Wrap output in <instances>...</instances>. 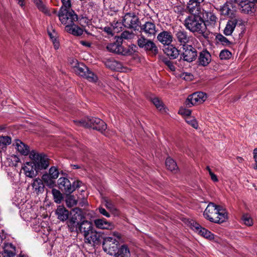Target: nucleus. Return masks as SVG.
I'll use <instances>...</instances> for the list:
<instances>
[{
    "label": "nucleus",
    "instance_id": "nucleus-1",
    "mask_svg": "<svg viewBox=\"0 0 257 257\" xmlns=\"http://www.w3.org/2000/svg\"><path fill=\"white\" fill-rule=\"evenodd\" d=\"M203 215L210 221L216 223H222L227 219L226 211L221 206L212 202L208 204Z\"/></svg>",
    "mask_w": 257,
    "mask_h": 257
},
{
    "label": "nucleus",
    "instance_id": "nucleus-2",
    "mask_svg": "<svg viewBox=\"0 0 257 257\" xmlns=\"http://www.w3.org/2000/svg\"><path fill=\"white\" fill-rule=\"evenodd\" d=\"M184 25L190 32L201 34L205 38L208 37L209 34L206 32V25L200 16H188L184 21Z\"/></svg>",
    "mask_w": 257,
    "mask_h": 257
},
{
    "label": "nucleus",
    "instance_id": "nucleus-3",
    "mask_svg": "<svg viewBox=\"0 0 257 257\" xmlns=\"http://www.w3.org/2000/svg\"><path fill=\"white\" fill-rule=\"evenodd\" d=\"M74 122L78 126L91 127L93 130L102 132L106 128V124L101 119L97 117L88 118L87 120H75Z\"/></svg>",
    "mask_w": 257,
    "mask_h": 257
},
{
    "label": "nucleus",
    "instance_id": "nucleus-4",
    "mask_svg": "<svg viewBox=\"0 0 257 257\" xmlns=\"http://www.w3.org/2000/svg\"><path fill=\"white\" fill-rule=\"evenodd\" d=\"M138 46L149 54L156 56L159 52L156 44L151 40L147 39L142 34L140 35L137 40Z\"/></svg>",
    "mask_w": 257,
    "mask_h": 257
},
{
    "label": "nucleus",
    "instance_id": "nucleus-5",
    "mask_svg": "<svg viewBox=\"0 0 257 257\" xmlns=\"http://www.w3.org/2000/svg\"><path fill=\"white\" fill-rule=\"evenodd\" d=\"M30 158L32 164L38 170L46 169L49 165V159L44 154L33 152L30 153Z\"/></svg>",
    "mask_w": 257,
    "mask_h": 257
},
{
    "label": "nucleus",
    "instance_id": "nucleus-6",
    "mask_svg": "<svg viewBox=\"0 0 257 257\" xmlns=\"http://www.w3.org/2000/svg\"><path fill=\"white\" fill-rule=\"evenodd\" d=\"M58 17L62 24L67 26H71L78 20V16L72 10L61 8Z\"/></svg>",
    "mask_w": 257,
    "mask_h": 257
},
{
    "label": "nucleus",
    "instance_id": "nucleus-7",
    "mask_svg": "<svg viewBox=\"0 0 257 257\" xmlns=\"http://www.w3.org/2000/svg\"><path fill=\"white\" fill-rule=\"evenodd\" d=\"M119 241L111 236L103 238L102 247L103 250L110 255H115L118 251Z\"/></svg>",
    "mask_w": 257,
    "mask_h": 257
},
{
    "label": "nucleus",
    "instance_id": "nucleus-8",
    "mask_svg": "<svg viewBox=\"0 0 257 257\" xmlns=\"http://www.w3.org/2000/svg\"><path fill=\"white\" fill-rule=\"evenodd\" d=\"M197 56L196 49L191 45H184L181 59L188 62L194 61Z\"/></svg>",
    "mask_w": 257,
    "mask_h": 257
},
{
    "label": "nucleus",
    "instance_id": "nucleus-9",
    "mask_svg": "<svg viewBox=\"0 0 257 257\" xmlns=\"http://www.w3.org/2000/svg\"><path fill=\"white\" fill-rule=\"evenodd\" d=\"M206 98V95L202 92H197L188 96L185 101L186 106L191 107L193 105L202 103Z\"/></svg>",
    "mask_w": 257,
    "mask_h": 257
},
{
    "label": "nucleus",
    "instance_id": "nucleus-10",
    "mask_svg": "<svg viewBox=\"0 0 257 257\" xmlns=\"http://www.w3.org/2000/svg\"><path fill=\"white\" fill-rule=\"evenodd\" d=\"M232 3L237 4L239 7L240 11L244 14H251L255 12V4L247 0H231Z\"/></svg>",
    "mask_w": 257,
    "mask_h": 257
},
{
    "label": "nucleus",
    "instance_id": "nucleus-11",
    "mask_svg": "<svg viewBox=\"0 0 257 257\" xmlns=\"http://www.w3.org/2000/svg\"><path fill=\"white\" fill-rule=\"evenodd\" d=\"M139 19L135 13H126L122 20L123 26L127 28L137 30L139 26Z\"/></svg>",
    "mask_w": 257,
    "mask_h": 257
},
{
    "label": "nucleus",
    "instance_id": "nucleus-12",
    "mask_svg": "<svg viewBox=\"0 0 257 257\" xmlns=\"http://www.w3.org/2000/svg\"><path fill=\"white\" fill-rule=\"evenodd\" d=\"M102 238L101 233L94 229L84 238V240L85 243L89 244L91 246H95L101 243Z\"/></svg>",
    "mask_w": 257,
    "mask_h": 257
},
{
    "label": "nucleus",
    "instance_id": "nucleus-13",
    "mask_svg": "<svg viewBox=\"0 0 257 257\" xmlns=\"http://www.w3.org/2000/svg\"><path fill=\"white\" fill-rule=\"evenodd\" d=\"M158 29L154 23L148 21L140 26V32L144 33L148 37H154Z\"/></svg>",
    "mask_w": 257,
    "mask_h": 257
},
{
    "label": "nucleus",
    "instance_id": "nucleus-14",
    "mask_svg": "<svg viewBox=\"0 0 257 257\" xmlns=\"http://www.w3.org/2000/svg\"><path fill=\"white\" fill-rule=\"evenodd\" d=\"M59 188L66 194H70L74 191L72 183L67 178L61 177L58 180Z\"/></svg>",
    "mask_w": 257,
    "mask_h": 257
},
{
    "label": "nucleus",
    "instance_id": "nucleus-15",
    "mask_svg": "<svg viewBox=\"0 0 257 257\" xmlns=\"http://www.w3.org/2000/svg\"><path fill=\"white\" fill-rule=\"evenodd\" d=\"M191 225L193 229L204 237L210 240L214 239V234L207 229L202 227L197 222L193 221L191 223Z\"/></svg>",
    "mask_w": 257,
    "mask_h": 257
},
{
    "label": "nucleus",
    "instance_id": "nucleus-16",
    "mask_svg": "<svg viewBox=\"0 0 257 257\" xmlns=\"http://www.w3.org/2000/svg\"><path fill=\"white\" fill-rule=\"evenodd\" d=\"M158 41L163 45H169L173 41V35L170 31H163L158 34Z\"/></svg>",
    "mask_w": 257,
    "mask_h": 257
},
{
    "label": "nucleus",
    "instance_id": "nucleus-17",
    "mask_svg": "<svg viewBox=\"0 0 257 257\" xmlns=\"http://www.w3.org/2000/svg\"><path fill=\"white\" fill-rule=\"evenodd\" d=\"M219 10L220 14L222 15L227 16L231 19L236 18L233 10V7L231 3H225L223 5L220 7Z\"/></svg>",
    "mask_w": 257,
    "mask_h": 257
},
{
    "label": "nucleus",
    "instance_id": "nucleus-18",
    "mask_svg": "<svg viewBox=\"0 0 257 257\" xmlns=\"http://www.w3.org/2000/svg\"><path fill=\"white\" fill-rule=\"evenodd\" d=\"M94 229V228L91 222L87 220H83L80 223L79 225L78 233L82 234L84 238Z\"/></svg>",
    "mask_w": 257,
    "mask_h": 257
},
{
    "label": "nucleus",
    "instance_id": "nucleus-19",
    "mask_svg": "<svg viewBox=\"0 0 257 257\" xmlns=\"http://www.w3.org/2000/svg\"><path fill=\"white\" fill-rule=\"evenodd\" d=\"M202 2L189 1L187 3V9L192 14L191 16L198 15L201 13V4Z\"/></svg>",
    "mask_w": 257,
    "mask_h": 257
},
{
    "label": "nucleus",
    "instance_id": "nucleus-20",
    "mask_svg": "<svg viewBox=\"0 0 257 257\" xmlns=\"http://www.w3.org/2000/svg\"><path fill=\"white\" fill-rule=\"evenodd\" d=\"M95 226L101 229H112L114 228L113 224L104 218H98L94 220Z\"/></svg>",
    "mask_w": 257,
    "mask_h": 257
},
{
    "label": "nucleus",
    "instance_id": "nucleus-21",
    "mask_svg": "<svg viewBox=\"0 0 257 257\" xmlns=\"http://www.w3.org/2000/svg\"><path fill=\"white\" fill-rule=\"evenodd\" d=\"M107 50L111 53L126 55L127 52L123 50V48L119 42L110 43L106 46Z\"/></svg>",
    "mask_w": 257,
    "mask_h": 257
},
{
    "label": "nucleus",
    "instance_id": "nucleus-22",
    "mask_svg": "<svg viewBox=\"0 0 257 257\" xmlns=\"http://www.w3.org/2000/svg\"><path fill=\"white\" fill-rule=\"evenodd\" d=\"M175 36L177 42L183 45V46L189 42L190 38L187 32L184 30H179L176 31Z\"/></svg>",
    "mask_w": 257,
    "mask_h": 257
},
{
    "label": "nucleus",
    "instance_id": "nucleus-23",
    "mask_svg": "<svg viewBox=\"0 0 257 257\" xmlns=\"http://www.w3.org/2000/svg\"><path fill=\"white\" fill-rule=\"evenodd\" d=\"M211 61V56L206 50L202 51L199 53L198 62L199 65L203 66H207Z\"/></svg>",
    "mask_w": 257,
    "mask_h": 257
},
{
    "label": "nucleus",
    "instance_id": "nucleus-24",
    "mask_svg": "<svg viewBox=\"0 0 257 257\" xmlns=\"http://www.w3.org/2000/svg\"><path fill=\"white\" fill-rule=\"evenodd\" d=\"M23 170L26 176L31 178L36 176L39 171L31 162L27 163Z\"/></svg>",
    "mask_w": 257,
    "mask_h": 257
},
{
    "label": "nucleus",
    "instance_id": "nucleus-25",
    "mask_svg": "<svg viewBox=\"0 0 257 257\" xmlns=\"http://www.w3.org/2000/svg\"><path fill=\"white\" fill-rule=\"evenodd\" d=\"M238 22L237 18H232L228 20L224 29L223 33L226 36H230L233 33Z\"/></svg>",
    "mask_w": 257,
    "mask_h": 257
},
{
    "label": "nucleus",
    "instance_id": "nucleus-26",
    "mask_svg": "<svg viewBox=\"0 0 257 257\" xmlns=\"http://www.w3.org/2000/svg\"><path fill=\"white\" fill-rule=\"evenodd\" d=\"M72 64V66L74 67V71L77 74L83 77L84 76L86 75L85 73L88 71V68L85 65L83 64L78 63L76 60H73Z\"/></svg>",
    "mask_w": 257,
    "mask_h": 257
},
{
    "label": "nucleus",
    "instance_id": "nucleus-27",
    "mask_svg": "<svg viewBox=\"0 0 257 257\" xmlns=\"http://www.w3.org/2000/svg\"><path fill=\"white\" fill-rule=\"evenodd\" d=\"M32 186L33 190L37 194L42 193L44 191V185L43 182L42 180L39 178H36L33 180Z\"/></svg>",
    "mask_w": 257,
    "mask_h": 257
},
{
    "label": "nucleus",
    "instance_id": "nucleus-28",
    "mask_svg": "<svg viewBox=\"0 0 257 257\" xmlns=\"http://www.w3.org/2000/svg\"><path fill=\"white\" fill-rule=\"evenodd\" d=\"M70 214V217L68 220L75 221L77 223H80L81 220L83 217L81 210L77 207L73 209Z\"/></svg>",
    "mask_w": 257,
    "mask_h": 257
},
{
    "label": "nucleus",
    "instance_id": "nucleus-29",
    "mask_svg": "<svg viewBox=\"0 0 257 257\" xmlns=\"http://www.w3.org/2000/svg\"><path fill=\"white\" fill-rule=\"evenodd\" d=\"M164 51L171 59H176L179 55V51L171 44L167 46L164 48Z\"/></svg>",
    "mask_w": 257,
    "mask_h": 257
},
{
    "label": "nucleus",
    "instance_id": "nucleus-30",
    "mask_svg": "<svg viewBox=\"0 0 257 257\" xmlns=\"http://www.w3.org/2000/svg\"><path fill=\"white\" fill-rule=\"evenodd\" d=\"M56 213L58 218L61 221H64L68 219L69 212L63 206H59L56 211Z\"/></svg>",
    "mask_w": 257,
    "mask_h": 257
},
{
    "label": "nucleus",
    "instance_id": "nucleus-31",
    "mask_svg": "<svg viewBox=\"0 0 257 257\" xmlns=\"http://www.w3.org/2000/svg\"><path fill=\"white\" fill-rule=\"evenodd\" d=\"M65 30L69 33L77 36H81L83 33V30L74 24L71 26H65Z\"/></svg>",
    "mask_w": 257,
    "mask_h": 257
},
{
    "label": "nucleus",
    "instance_id": "nucleus-32",
    "mask_svg": "<svg viewBox=\"0 0 257 257\" xmlns=\"http://www.w3.org/2000/svg\"><path fill=\"white\" fill-rule=\"evenodd\" d=\"M16 146L17 150L22 155H27L29 152V147L20 140H17Z\"/></svg>",
    "mask_w": 257,
    "mask_h": 257
},
{
    "label": "nucleus",
    "instance_id": "nucleus-33",
    "mask_svg": "<svg viewBox=\"0 0 257 257\" xmlns=\"http://www.w3.org/2000/svg\"><path fill=\"white\" fill-rule=\"evenodd\" d=\"M4 252L9 256H14L16 254V247L11 243H7L4 247Z\"/></svg>",
    "mask_w": 257,
    "mask_h": 257
},
{
    "label": "nucleus",
    "instance_id": "nucleus-34",
    "mask_svg": "<svg viewBox=\"0 0 257 257\" xmlns=\"http://www.w3.org/2000/svg\"><path fill=\"white\" fill-rule=\"evenodd\" d=\"M34 4L36 6L38 10L44 14L50 16L51 14L49 11L46 7L45 4L42 2V0H33Z\"/></svg>",
    "mask_w": 257,
    "mask_h": 257
},
{
    "label": "nucleus",
    "instance_id": "nucleus-35",
    "mask_svg": "<svg viewBox=\"0 0 257 257\" xmlns=\"http://www.w3.org/2000/svg\"><path fill=\"white\" fill-rule=\"evenodd\" d=\"M105 65L110 69L114 70H117L121 67L120 62L113 59L107 60L105 62Z\"/></svg>",
    "mask_w": 257,
    "mask_h": 257
},
{
    "label": "nucleus",
    "instance_id": "nucleus-36",
    "mask_svg": "<svg viewBox=\"0 0 257 257\" xmlns=\"http://www.w3.org/2000/svg\"><path fill=\"white\" fill-rule=\"evenodd\" d=\"M166 166L168 170L175 173L177 171L178 167L176 163L174 160L170 158H168L166 160Z\"/></svg>",
    "mask_w": 257,
    "mask_h": 257
},
{
    "label": "nucleus",
    "instance_id": "nucleus-37",
    "mask_svg": "<svg viewBox=\"0 0 257 257\" xmlns=\"http://www.w3.org/2000/svg\"><path fill=\"white\" fill-rule=\"evenodd\" d=\"M117 257H128L130 255V250L126 245H122L117 252Z\"/></svg>",
    "mask_w": 257,
    "mask_h": 257
},
{
    "label": "nucleus",
    "instance_id": "nucleus-38",
    "mask_svg": "<svg viewBox=\"0 0 257 257\" xmlns=\"http://www.w3.org/2000/svg\"><path fill=\"white\" fill-rule=\"evenodd\" d=\"M67 227L68 230L73 232H76L77 234L78 233V228L80 223H77L76 222H74L70 220H68L67 222Z\"/></svg>",
    "mask_w": 257,
    "mask_h": 257
},
{
    "label": "nucleus",
    "instance_id": "nucleus-39",
    "mask_svg": "<svg viewBox=\"0 0 257 257\" xmlns=\"http://www.w3.org/2000/svg\"><path fill=\"white\" fill-rule=\"evenodd\" d=\"M41 180H42L43 182H44L47 186L50 188L54 187L55 185V179L50 178L47 175V173H45L43 175Z\"/></svg>",
    "mask_w": 257,
    "mask_h": 257
},
{
    "label": "nucleus",
    "instance_id": "nucleus-40",
    "mask_svg": "<svg viewBox=\"0 0 257 257\" xmlns=\"http://www.w3.org/2000/svg\"><path fill=\"white\" fill-rule=\"evenodd\" d=\"M52 193L53 196L54 201L57 203H60L63 199L62 193L56 189H52Z\"/></svg>",
    "mask_w": 257,
    "mask_h": 257
},
{
    "label": "nucleus",
    "instance_id": "nucleus-41",
    "mask_svg": "<svg viewBox=\"0 0 257 257\" xmlns=\"http://www.w3.org/2000/svg\"><path fill=\"white\" fill-rule=\"evenodd\" d=\"M11 142L12 139L10 137L0 136V148H3L4 147L11 144Z\"/></svg>",
    "mask_w": 257,
    "mask_h": 257
},
{
    "label": "nucleus",
    "instance_id": "nucleus-42",
    "mask_svg": "<svg viewBox=\"0 0 257 257\" xmlns=\"http://www.w3.org/2000/svg\"><path fill=\"white\" fill-rule=\"evenodd\" d=\"M152 102L156 106L157 108L160 111H163L165 109L164 105L162 101L158 97H154L152 98Z\"/></svg>",
    "mask_w": 257,
    "mask_h": 257
},
{
    "label": "nucleus",
    "instance_id": "nucleus-43",
    "mask_svg": "<svg viewBox=\"0 0 257 257\" xmlns=\"http://www.w3.org/2000/svg\"><path fill=\"white\" fill-rule=\"evenodd\" d=\"M59 171L56 167H52L49 169V173L47 175L51 178L56 179L59 176Z\"/></svg>",
    "mask_w": 257,
    "mask_h": 257
},
{
    "label": "nucleus",
    "instance_id": "nucleus-44",
    "mask_svg": "<svg viewBox=\"0 0 257 257\" xmlns=\"http://www.w3.org/2000/svg\"><path fill=\"white\" fill-rule=\"evenodd\" d=\"M216 40L220 42L223 45L228 46L230 45L231 42L224 36L221 34H218L216 37Z\"/></svg>",
    "mask_w": 257,
    "mask_h": 257
},
{
    "label": "nucleus",
    "instance_id": "nucleus-45",
    "mask_svg": "<svg viewBox=\"0 0 257 257\" xmlns=\"http://www.w3.org/2000/svg\"><path fill=\"white\" fill-rule=\"evenodd\" d=\"M85 74L86 75L84 76L83 77L87 79L89 81L95 82L97 80V76L89 69H88V71L86 72Z\"/></svg>",
    "mask_w": 257,
    "mask_h": 257
},
{
    "label": "nucleus",
    "instance_id": "nucleus-46",
    "mask_svg": "<svg viewBox=\"0 0 257 257\" xmlns=\"http://www.w3.org/2000/svg\"><path fill=\"white\" fill-rule=\"evenodd\" d=\"M134 36L133 32L125 31L121 33L119 38L121 40H131L134 38Z\"/></svg>",
    "mask_w": 257,
    "mask_h": 257
},
{
    "label": "nucleus",
    "instance_id": "nucleus-47",
    "mask_svg": "<svg viewBox=\"0 0 257 257\" xmlns=\"http://www.w3.org/2000/svg\"><path fill=\"white\" fill-rule=\"evenodd\" d=\"M105 207L111 212L115 213L117 211L116 208L115 207L112 202L107 199H104V200Z\"/></svg>",
    "mask_w": 257,
    "mask_h": 257
},
{
    "label": "nucleus",
    "instance_id": "nucleus-48",
    "mask_svg": "<svg viewBox=\"0 0 257 257\" xmlns=\"http://www.w3.org/2000/svg\"><path fill=\"white\" fill-rule=\"evenodd\" d=\"M77 202V201L74 196L69 195L67 196L66 199V203L68 207H71L76 205Z\"/></svg>",
    "mask_w": 257,
    "mask_h": 257
},
{
    "label": "nucleus",
    "instance_id": "nucleus-49",
    "mask_svg": "<svg viewBox=\"0 0 257 257\" xmlns=\"http://www.w3.org/2000/svg\"><path fill=\"white\" fill-rule=\"evenodd\" d=\"M186 122L192 126L193 128L197 129L198 127V124L196 119L192 116L186 117Z\"/></svg>",
    "mask_w": 257,
    "mask_h": 257
},
{
    "label": "nucleus",
    "instance_id": "nucleus-50",
    "mask_svg": "<svg viewBox=\"0 0 257 257\" xmlns=\"http://www.w3.org/2000/svg\"><path fill=\"white\" fill-rule=\"evenodd\" d=\"M242 220L243 223L247 226H251L253 224L252 219L248 214H243L242 217Z\"/></svg>",
    "mask_w": 257,
    "mask_h": 257
},
{
    "label": "nucleus",
    "instance_id": "nucleus-51",
    "mask_svg": "<svg viewBox=\"0 0 257 257\" xmlns=\"http://www.w3.org/2000/svg\"><path fill=\"white\" fill-rule=\"evenodd\" d=\"M231 56V53L227 50H222L219 54V57L222 60L229 59Z\"/></svg>",
    "mask_w": 257,
    "mask_h": 257
},
{
    "label": "nucleus",
    "instance_id": "nucleus-52",
    "mask_svg": "<svg viewBox=\"0 0 257 257\" xmlns=\"http://www.w3.org/2000/svg\"><path fill=\"white\" fill-rule=\"evenodd\" d=\"M206 16L207 21H210L211 23H215L216 21L217 18L215 15L211 12L206 13Z\"/></svg>",
    "mask_w": 257,
    "mask_h": 257
},
{
    "label": "nucleus",
    "instance_id": "nucleus-53",
    "mask_svg": "<svg viewBox=\"0 0 257 257\" xmlns=\"http://www.w3.org/2000/svg\"><path fill=\"white\" fill-rule=\"evenodd\" d=\"M61 2L63 5L61 8H63V9L71 10V3L70 0H61Z\"/></svg>",
    "mask_w": 257,
    "mask_h": 257
},
{
    "label": "nucleus",
    "instance_id": "nucleus-54",
    "mask_svg": "<svg viewBox=\"0 0 257 257\" xmlns=\"http://www.w3.org/2000/svg\"><path fill=\"white\" fill-rule=\"evenodd\" d=\"M164 63L171 71H174L175 70L176 68L173 62L170 60H165Z\"/></svg>",
    "mask_w": 257,
    "mask_h": 257
},
{
    "label": "nucleus",
    "instance_id": "nucleus-55",
    "mask_svg": "<svg viewBox=\"0 0 257 257\" xmlns=\"http://www.w3.org/2000/svg\"><path fill=\"white\" fill-rule=\"evenodd\" d=\"M103 31L109 35L113 36V29L110 27H105Z\"/></svg>",
    "mask_w": 257,
    "mask_h": 257
},
{
    "label": "nucleus",
    "instance_id": "nucleus-56",
    "mask_svg": "<svg viewBox=\"0 0 257 257\" xmlns=\"http://www.w3.org/2000/svg\"><path fill=\"white\" fill-rule=\"evenodd\" d=\"M98 209L99 213L102 215L107 217H109L110 216V214L106 211L104 208L102 207H99Z\"/></svg>",
    "mask_w": 257,
    "mask_h": 257
},
{
    "label": "nucleus",
    "instance_id": "nucleus-57",
    "mask_svg": "<svg viewBox=\"0 0 257 257\" xmlns=\"http://www.w3.org/2000/svg\"><path fill=\"white\" fill-rule=\"evenodd\" d=\"M180 111L182 114L186 115L187 117L191 116V111L190 109H184L180 110Z\"/></svg>",
    "mask_w": 257,
    "mask_h": 257
},
{
    "label": "nucleus",
    "instance_id": "nucleus-58",
    "mask_svg": "<svg viewBox=\"0 0 257 257\" xmlns=\"http://www.w3.org/2000/svg\"><path fill=\"white\" fill-rule=\"evenodd\" d=\"M72 184H73V186L74 188V191H75L76 189L78 188L81 186L82 183V182L78 181V180H77L76 181H73Z\"/></svg>",
    "mask_w": 257,
    "mask_h": 257
},
{
    "label": "nucleus",
    "instance_id": "nucleus-59",
    "mask_svg": "<svg viewBox=\"0 0 257 257\" xmlns=\"http://www.w3.org/2000/svg\"><path fill=\"white\" fill-rule=\"evenodd\" d=\"M182 77L186 80H191L193 75L190 73L184 72L182 74Z\"/></svg>",
    "mask_w": 257,
    "mask_h": 257
},
{
    "label": "nucleus",
    "instance_id": "nucleus-60",
    "mask_svg": "<svg viewBox=\"0 0 257 257\" xmlns=\"http://www.w3.org/2000/svg\"><path fill=\"white\" fill-rule=\"evenodd\" d=\"M209 175L211 177V180L213 182H216L218 181V179H217V176L212 171H210Z\"/></svg>",
    "mask_w": 257,
    "mask_h": 257
},
{
    "label": "nucleus",
    "instance_id": "nucleus-61",
    "mask_svg": "<svg viewBox=\"0 0 257 257\" xmlns=\"http://www.w3.org/2000/svg\"><path fill=\"white\" fill-rule=\"evenodd\" d=\"M112 235H113V236H114V237H113V238H116V239L117 240H118V239H120V234H119L118 232H116V231L113 232L112 233Z\"/></svg>",
    "mask_w": 257,
    "mask_h": 257
},
{
    "label": "nucleus",
    "instance_id": "nucleus-62",
    "mask_svg": "<svg viewBox=\"0 0 257 257\" xmlns=\"http://www.w3.org/2000/svg\"><path fill=\"white\" fill-rule=\"evenodd\" d=\"M17 2L18 5H19L22 8H24L25 5V0H16Z\"/></svg>",
    "mask_w": 257,
    "mask_h": 257
},
{
    "label": "nucleus",
    "instance_id": "nucleus-63",
    "mask_svg": "<svg viewBox=\"0 0 257 257\" xmlns=\"http://www.w3.org/2000/svg\"><path fill=\"white\" fill-rule=\"evenodd\" d=\"M253 154L254 161L256 163H257V148L254 149Z\"/></svg>",
    "mask_w": 257,
    "mask_h": 257
},
{
    "label": "nucleus",
    "instance_id": "nucleus-64",
    "mask_svg": "<svg viewBox=\"0 0 257 257\" xmlns=\"http://www.w3.org/2000/svg\"><path fill=\"white\" fill-rule=\"evenodd\" d=\"M53 43H54V47H55V49H58V48H59V43L56 40V39L54 38V39L53 40Z\"/></svg>",
    "mask_w": 257,
    "mask_h": 257
}]
</instances>
